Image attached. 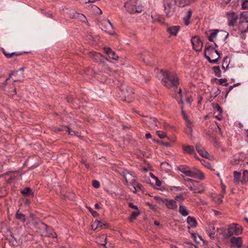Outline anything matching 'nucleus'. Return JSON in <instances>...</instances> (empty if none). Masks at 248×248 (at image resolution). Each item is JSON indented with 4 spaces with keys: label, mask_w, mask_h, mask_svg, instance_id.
Masks as SVG:
<instances>
[{
    "label": "nucleus",
    "mask_w": 248,
    "mask_h": 248,
    "mask_svg": "<svg viewBox=\"0 0 248 248\" xmlns=\"http://www.w3.org/2000/svg\"><path fill=\"white\" fill-rule=\"evenodd\" d=\"M161 72L163 75L161 83L163 86L174 91L178 87L180 81L176 74L168 71L161 70Z\"/></svg>",
    "instance_id": "obj_1"
},
{
    "label": "nucleus",
    "mask_w": 248,
    "mask_h": 248,
    "mask_svg": "<svg viewBox=\"0 0 248 248\" xmlns=\"http://www.w3.org/2000/svg\"><path fill=\"white\" fill-rule=\"evenodd\" d=\"M124 7L130 14L140 13L142 11V7L138 4L137 0H129L125 3Z\"/></svg>",
    "instance_id": "obj_2"
},
{
    "label": "nucleus",
    "mask_w": 248,
    "mask_h": 248,
    "mask_svg": "<svg viewBox=\"0 0 248 248\" xmlns=\"http://www.w3.org/2000/svg\"><path fill=\"white\" fill-rule=\"evenodd\" d=\"M164 10L168 17L172 16L176 11V5L174 0H163Z\"/></svg>",
    "instance_id": "obj_3"
},
{
    "label": "nucleus",
    "mask_w": 248,
    "mask_h": 248,
    "mask_svg": "<svg viewBox=\"0 0 248 248\" xmlns=\"http://www.w3.org/2000/svg\"><path fill=\"white\" fill-rule=\"evenodd\" d=\"M186 176L192 177L193 178L198 179L200 180H203L205 178L203 173L200 170L195 168L189 169L187 172Z\"/></svg>",
    "instance_id": "obj_4"
},
{
    "label": "nucleus",
    "mask_w": 248,
    "mask_h": 248,
    "mask_svg": "<svg viewBox=\"0 0 248 248\" xmlns=\"http://www.w3.org/2000/svg\"><path fill=\"white\" fill-rule=\"evenodd\" d=\"M239 30L244 33L248 31V21L247 19V16L244 13L241 14L239 18Z\"/></svg>",
    "instance_id": "obj_5"
},
{
    "label": "nucleus",
    "mask_w": 248,
    "mask_h": 248,
    "mask_svg": "<svg viewBox=\"0 0 248 248\" xmlns=\"http://www.w3.org/2000/svg\"><path fill=\"white\" fill-rule=\"evenodd\" d=\"M100 28L109 34L113 35L115 33L112 24L108 19L103 20L100 23Z\"/></svg>",
    "instance_id": "obj_6"
},
{
    "label": "nucleus",
    "mask_w": 248,
    "mask_h": 248,
    "mask_svg": "<svg viewBox=\"0 0 248 248\" xmlns=\"http://www.w3.org/2000/svg\"><path fill=\"white\" fill-rule=\"evenodd\" d=\"M23 70H24V68H21L19 69L18 71L10 73L9 78L6 79L4 84L5 85L7 84L8 80L10 79V78H11V77L12 76L17 77L15 79H14V80H13L14 82L22 81V79L24 78Z\"/></svg>",
    "instance_id": "obj_7"
},
{
    "label": "nucleus",
    "mask_w": 248,
    "mask_h": 248,
    "mask_svg": "<svg viewBox=\"0 0 248 248\" xmlns=\"http://www.w3.org/2000/svg\"><path fill=\"white\" fill-rule=\"evenodd\" d=\"M242 232V228L237 224L232 223L231 224L228 229V234L230 236L233 235H238Z\"/></svg>",
    "instance_id": "obj_8"
},
{
    "label": "nucleus",
    "mask_w": 248,
    "mask_h": 248,
    "mask_svg": "<svg viewBox=\"0 0 248 248\" xmlns=\"http://www.w3.org/2000/svg\"><path fill=\"white\" fill-rule=\"evenodd\" d=\"M188 188L194 193H202L204 191V187L202 184L199 183L198 181L190 184Z\"/></svg>",
    "instance_id": "obj_9"
},
{
    "label": "nucleus",
    "mask_w": 248,
    "mask_h": 248,
    "mask_svg": "<svg viewBox=\"0 0 248 248\" xmlns=\"http://www.w3.org/2000/svg\"><path fill=\"white\" fill-rule=\"evenodd\" d=\"M181 113L186 123V132L187 134L191 135L192 132L193 124L188 119L186 113L184 112L183 106H181Z\"/></svg>",
    "instance_id": "obj_10"
},
{
    "label": "nucleus",
    "mask_w": 248,
    "mask_h": 248,
    "mask_svg": "<svg viewBox=\"0 0 248 248\" xmlns=\"http://www.w3.org/2000/svg\"><path fill=\"white\" fill-rule=\"evenodd\" d=\"M191 41L194 50L197 51H200L202 50V43L198 37L194 36L192 37Z\"/></svg>",
    "instance_id": "obj_11"
},
{
    "label": "nucleus",
    "mask_w": 248,
    "mask_h": 248,
    "mask_svg": "<svg viewBox=\"0 0 248 248\" xmlns=\"http://www.w3.org/2000/svg\"><path fill=\"white\" fill-rule=\"evenodd\" d=\"M227 16L229 26H233L237 23L238 19V15L237 14L234 12H231L228 13Z\"/></svg>",
    "instance_id": "obj_12"
},
{
    "label": "nucleus",
    "mask_w": 248,
    "mask_h": 248,
    "mask_svg": "<svg viewBox=\"0 0 248 248\" xmlns=\"http://www.w3.org/2000/svg\"><path fill=\"white\" fill-rule=\"evenodd\" d=\"M197 160H199L202 164L205 167H206L209 169H212V165L207 160V159L212 160L213 159V156H202V157H204V158H201L199 157L198 156H195Z\"/></svg>",
    "instance_id": "obj_13"
},
{
    "label": "nucleus",
    "mask_w": 248,
    "mask_h": 248,
    "mask_svg": "<svg viewBox=\"0 0 248 248\" xmlns=\"http://www.w3.org/2000/svg\"><path fill=\"white\" fill-rule=\"evenodd\" d=\"M40 227L44 229L46 232V235L48 237H56V233L48 226L44 223L40 224Z\"/></svg>",
    "instance_id": "obj_14"
},
{
    "label": "nucleus",
    "mask_w": 248,
    "mask_h": 248,
    "mask_svg": "<svg viewBox=\"0 0 248 248\" xmlns=\"http://www.w3.org/2000/svg\"><path fill=\"white\" fill-rule=\"evenodd\" d=\"M108 226V224L107 223H103L97 219L93 221L91 224L92 229L94 231L102 229L104 228V227Z\"/></svg>",
    "instance_id": "obj_15"
},
{
    "label": "nucleus",
    "mask_w": 248,
    "mask_h": 248,
    "mask_svg": "<svg viewBox=\"0 0 248 248\" xmlns=\"http://www.w3.org/2000/svg\"><path fill=\"white\" fill-rule=\"evenodd\" d=\"M145 121L149 124V126L153 129H155L158 126L159 123L157 122L156 119L154 117L147 118Z\"/></svg>",
    "instance_id": "obj_16"
},
{
    "label": "nucleus",
    "mask_w": 248,
    "mask_h": 248,
    "mask_svg": "<svg viewBox=\"0 0 248 248\" xmlns=\"http://www.w3.org/2000/svg\"><path fill=\"white\" fill-rule=\"evenodd\" d=\"M230 242L238 248H240L242 246V240L240 237H236L233 236L230 239Z\"/></svg>",
    "instance_id": "obj_17"
},
{
    "label": "nucleus",
    "mask_w": 248,
    "mask_h": 248,
    "mask_svg": "<svg viewBox=\"0 0 248 248\" xmlns=\"http://www.w3.org/2000/svg\"><path fill=\"white\" fill-rule=\"evenodd\" d=\"M165 205L168 208L171 210H175L177 208V205L175 200L167 199Z\"/></svg>",
    "instance_id": "obj_18"
},
{
    "label": "nucleus",
    "mask_w": 248,
    "mask_h": 248,
    "mask_svg": "<svg viewBox=\"0 0 248 248\" xmlns=\"http://www.w3.org/2000/svg\"><path fill=\"white\" fill-rule=\"evenodd\" d=\"M105 51L108 56L109 58L114 60H117L119 57L118 55L109 47H105Z\"/></svg>",
    "instance_id": "obj_19"
},
{
    "label": "nucleus",
    "mask_w": 248,
    "mask_h": 248,
    "mask_svg": "<svg viewBox=\"0 0 248 248\" xmlns=\"http://www.w3.org/2000/svg\"><path fill=\"white\" fill-rule=\"evenodd\" d=\"M209 51L212 53H216L217 55H219V52L217 50H215V49L211 46H208L205 48L204 55L205 58L209 62H210L211 59L209 56L206 55V52Z\"/></svg>",
    "instance_id": "obj_20"
},
{
    "label": "nucleus",
    "mask_w": 248,
    "mask_h": 248,
    "mask_svg": "<svg viewBox=\"0 0 248 248\" xmlns=\"http://www.w3.org/2000/svg\"><path fill=\"white\" fill-rule=\"evenodd\" d=\"M122 91L124 93L123 94L125 97L126 96L128 97L134 93V89L131 87H123Z\"/></svg>",
    "instance_id": "obj_21"
},
{
    "label": "nucleus",
    "mask_w": 248,
    "mask_h": 248,
    "mask_svg": "<svg viewBox=\"0 0 248 248\" xmlns=\"http://www.w3.org/2000/svg\"><path fill=\"white\" fill-rule=\"evenodd\" d=\"M193 1V0H174L175 4L182 7L188 5Z\"/></svg>",
    "instance_id": "obj_22"
},
{
    "label": "nucleus",
    "mask_w": 248,
    "mask_h": 248,
    "mask_svg": "<svg viewBox=\"0 0 248 248\" xmlns=\"http://www.w3.org/2000/svg\"><path fill=\"white\" fill-rule=\"evenodd\" d=\"M179 30V27L177 26L170 27L168 28V32L171 35L176 36Z\"/></svg>",
    "instance_id": "obj_23"
},
{
    "label": "nucleus",
    "mask_w": 248,
    "mask_h": 248,
    "mask_svg": "<svg viewBox=\"0 0 248 248\" xmlns=\"http://www.w3.org/2000/svg\"><path fill=\"white\" fill-rule=\"evenodd\" d=\"M183 150L185 154H193L195 153V151L193 147L190 145L183 146Z\"/></svg>",
    "instance_id": "obj_24"
},
{
    "label": "nucleus",
    "mask_w": 248,
    "mask_h": 248,
    "mask_svg": "<svg viewBox=\"0 0 248 248\" xmlns=\"http://www.w3.org/2000/svg\"><path fill=\"white\" fill-rule=\"evenodd\" d=\"M184 95L182 93V90L179 88L178 92L176 93L175 98L178 102L179 104L183 103V97Z\"/></svg>",
    "instance_id": "obj_25"
},
{
    "label": "nucleus",
    "mask_w": 248,
    "mask_h": 248,
    "mask_svg": "<svg viewBox=\"0 0 248 248\" xmlns=\"http://www.w3.org/2000/svg\"><path fill=\"white\" fill-rule=\"evenodd\" d=\"M187 223L191 227H195L197 225V222L195 217H188L187 218Z\"/></svg>",
    "instance_id": "obj_26"
},
{
    "label": "nucleus",
    "mask_w": 248,
    "mask_h": 248,
    "mask_svg": "<svg viewBox=\"0 0 248 248\" xmlns=\"http://www.w3.org/2000/svg\"><path fill=\"white\" fill-rule=\"evenodd\" d=\"M179 212L180 214L184 217L187 216L189 214L188 210L185 206L183 205H179Z\"/></svg>",
    "instance_id": "obj_27"
},
{
    "label": "nucleus",
    "mask_w": 248,
    "mask_h": 248,
    "mask_svg": "<svg viewBox=\"0 0 248 248\" xmlns=\"http://www.w3.org/2000/svg\"><path fill=\"white\" fill-rule=\"evenodd\" d=\"M196 149L200 155H207V154H208V153L204 150L203 147L201 145H197L196 146Z\"/></svg>",
    "instance_id": "obj_28"
},
{
    "label": "nucleus",
    "mask_w": 248,
    "mask_h": 248,
    "mask_svg": "<svg viewBox=\"0 0 248 248\" xmlns=\"http://www.w3.org/2000/svg\"><path fill=\"white\" fill-rule=\"evenodd\" d=\"M192 14V11L191 9H189L187 13L186 16L184 17V21L185 25H188L189 24V20L191 17Z\"/></svg>",
    "instance_id": "obj_29"
},
{
    "label": "nucleus",
    "mask_w": 248,
    "mask_h": 248,
    "mask_svg": "<svg viewBox=\"0 0 248 248\" xmlns=\"http://www.w3.org/2000/svg\"><path fill=\"white\" fill-rule=\"evenodd\" d=\"M2 52L4 54V55L7 58H10L13 57L19 56L20 55V53H18L17 52H11L8 53L5 49H2Z\"/></svg>",
    "instance_id": "obj_30"
},
{
    "label": "nucleus",
    "mask_w": 248,
    "mask_h": 248,
    "mask_svg": "<svg viewBox=\"0 0 248 248\" xmlns=\"http://www.w3.org/2000/svg\"><path fill=\"white\" fill-rule=\"evenodd\" d=\"M21 193L25 196H29L30 195L32 196L33 195V193L32 192L31 189L29 187H25L24 189L22 190L21 191Z\"/></svg>",
    "instance_id": "obj_31"
},
{
    "label": "nucleus",
    "mask_w": 248,
    "mask_h": 248,
    "mask_svg": "<svg viewBox=\"0 0 248 248\" xmlns=\"http://www.w3.org/2000/svg\"><path fill=\"white\" fill-rule=\"evenodd\" d=\"M189 168L187 166L180 165L178 167V170L186 176Z\"/></svg>",
    "instance_id": "obj_32"
},
{
    "label": "nucleus",
    "mask_w": 248,
    "mask_h": 248,
    "mask_svg": "<svg viewBox=\"0 0 248 248\" xmlns=\"http://www.w3.org/2000/svg\"><path fill=\"white\" fill-rule=\"evenodd\" d=\"M16 218L18 220H21L23 222H24L26 221L25 215L21 213H19V211H18L16 214Z\"/></svg>",
    "instance_id": "obj_33"
},
{
    "label": "nucleus",
    "mask_w": 248,
    "mask_h": 248,
    "mask_svg": "<svg viewBox=\"0 0 248 248\" xmlns=\"http://www.w3.org/2000/svg\"><path fill=\"white\" fill-rule=\"evenodd\" d=\"M140 215V211H134L132 213L131 216L129 218V220L130 222H133L136 219L138 216Z\"/></svg>",
    "instance_id": "obj_34"
},
{
    "label": "nucleus",
    "mask_w": 248,
    "mask_h": 248,
    "mask_svg": "<svg viewBox=\"0 0 248 248\" xmlns=\"http://www.w3.org/2000/svg\"><path fill=\"white\" fill-rule=\"evenodd\" d=\"M160 167L161 169L165 171H167L170 169V164L166 162H162L160 164Z\"/></svg>",
    "instance_id": "obj_35"
},
{
    "label": "nucleus",
    "mask_w": 248,
    "mask_h": 248,
    "mask_svg": "<svg viewBox=\"0 0 248 248\" xmlns=\"http://www.w3.org/2000/svg\"><path fill=\"white\" fill-rule=\"evenodd\" d=\"M218 32V30H217L212 31L208 37V40L211 42H214V39L217 36Z\"/></svg>",
    "instance_id": "obj_36"
},
{
    "label": "nucleus",
    "mask_w": 248,
    "mask_h": 248,
    "mask_svg": "<svg viewBox=\"0 0 248 248\" xmlns=\"http://www.w3.org/2000/svg\"><path fill=\"white\" fill-rule=\"evenodd\" d=\"M216 83L219 84L220 85H224L227 86L228 85V83H226L227 80L226 78H220V79H216Z\"/></svg>",
    "instance_id": "obj_37"
},
{
    "label": "nucleus",
    "mask_w": 248,
    "mask_h": 248,
    "mask_svg": "<svg viewBox=\"0 0 248 248\" xmlns=\"http://www.w3.org/2000/svg\"><path fill=\"white\" fill-rule=\"evenodd\" d=\"M213 71L215 73V74L216 76L218 77H221V72L220 69V67L218 66H214L213 67Z\"/></svg>",
    "instance_id": "obj_38"
},
{
    "label": "nucleus",
    "mask_w": 248,
    "mask_h": 248,
    "mask_svg": "<svg viewBox=\"0 0 248 248\" xmlns=\"http://www.w3.org/2000/svg\"><path fill=\"white\" fill-rule=\"evenodd\" d=\"M241 174L240 172L234 171L233 172L234 182H239L241 178Z\"/></svg>",
    "instance_id": "obj_39"
},
{
    "label": "nucleus",
    "mask_w": 248,
    "mask_h": 248,
    "mask_svg": "<svg viewBox=\"0 0 248 248\" xmlns=\"http://www.w3.org/2000/svg\"><path fill=\"white\" fill-rule=\"evenodd\" d=\"M191 235L194 240L198 243H200L201 241H203L202 237L200 235H198L197 237L196 234L194 233H192Z\"/></svg>",
    "instance_id": "obj_40"
},
{
    "label": "nucleus",
    "mask_w": 248,
    "mask_h": 248,
    "mask_svg": "<svg viewBox=\"0 0 248 248\" xmlns=\"http://www.w3.org/2000/svg\"><path fill=\"white\" fill-rule=\"evenodd\" d=\"M241 182L246 183L248 182V170H245L243 173V177L242 180H241Z\"/></svg>",
    "instance_id": "obj_41"
},
{
    "label": "nucleus",
    "mask_w": 248,
    "mask_h": 248,
    "mask_svg": "<svg viewBox=\"0 0 248 248\" xmlns=\"http://www.w3.org/2000/svg\"><path fill=\"white\" fill-rule=\"evenodd\" d=\"M176 202H179L180 203H182L183 201L185 200L184 197L181 194L175 196L174 199Z\"/></svg>",
    "instance_id": "obj_42"
},
{
    "label": "nucleus",
    "mask_w": 248,
    "mask_h": 248,
    "mask_svg": "<svg viewBox=\"0 0 248 248\" xmlns=\"http://www.w3.org/2000/svg\"><path fill=\"white\" fill-rule=\"evenodd\" d=\"M123 173H124V178L125 179V181H126V183L127 184L128 183V180L129 179V177H131L132 175L126 170H125L123 172Z\"/></svg>",
    "instance_id": "obj_43"
},
{
    "label": "nucleus",
    "mask_w": 248,
    "mask_h": 248,
    "mask_svg": "<svg viewBox=\"0 0 248 248\" xmlns=\"http://www.w3.org/2000/svg\"><path fill=\"white\" fill-rule=\"evenodd\" d=\"M215 110L218 113V115H221L222 112V108L219 106L218 104H217L214 107Z\"/></svg>",
    "instance_id": "obj_44"
},
{
    "label": "nucleus",
    "mask_w": 248,
    "mask_h": 248,
    "mask_svg": "<svg viewBox=\"0 0 248 248\" xmlns=\"http://www.w3.org/2000/svg\"><path fill=\"white\" fill-rule=\"evenodd\" d=\"M142 186L140 183H137L134 187L133 192L136 193L137 190H142Z\"/></svg>",
    "instance_id": "obj_45"
},
{
    "label": "nucleus",
    "mask_w": 248,
    "mask_h": 248,
    "mask_svg": "<svg viewBox=\"0 0 248 248\" xmlns=\"http://www.w3.org/2000/svg\"><path fill=\"white\" fill-rule=\"evenodd\" d=\"M155 200L157 201V202L159 203H166V200L167 199H162L160 198L159 197L156 196L155 198Z\"/></svg>",
    "instance_id": "obj_46"
},
{
    "label": "nucleus",
    "mask_w": 248,
    "mask_h": 248,
    "mask_svg": "<svg viewBox=\"0 0 248 248\" xmlns=\"http://www.w3.org/2000/svg\"><path fill=\"white\" fill-rule=\"evenodd\" d=\"M156 134L160 139H163L166 137V134L165 132L160 130L156 131Z\"/></svg>",
    "instance_id": "obj_47"
},
{
    "label": "nucleus",
    "mask_w": 248,
    "mask_h": 248,
    "mask_svg": "<svg viewBox=\"0 0 248 248\" xmlns=\"http://www.w3.org/2000/svg\"><path fill=\"white\" fill-rule=\"evenodd\" d=\"M242 7L243 9H248V0H243Z\"/></svg>",
    "instance_id": "obj_48"
},
{
    "label": "nucleus",
    "mask_w": 248,
    "mask_h": 248,
    "mask_svg": "<svg viewBox=\"0 0 248 248\" xmlns=\"http://www.w3.org/2000/svg\"><path fill=\"white\" fill-rule=\"evenodd\" d=\"M185 244L187 246V247H188V248H199L197 246L189 242H186L185 243Z\"/></svg>",
    "instance_id": "obj_49"
},
{
    "label": "nucleus",
    "mask_w": 248,
    "mask_h": 248,
    "mask_svg": "<svg viewBox=\"0 0 248 248\" xmlns=\"http://www.w3.org/2000/svg\"><path fill=\"white\" fill-rule=\"evenodd\" d=\"M93 186L96 188H99L100 186V183L96 180H93L92 182Z\"/></svg>",
    "instance_id": "obj_50"
},
{
    "label": "nucleus",
    "mask_w": 248,
    "mask_h": 248,
    "mask_svg": "<svg viewBox=\"0 0 248 248\" xmlns=\"http://www.w3.org/2000/svg\"><path fill=\"white\" fill-rule=\"evenodd\" d=\"M64 130L68 132L69 134L70 135H73L75 133L74 131L71 130L68 127H65L64 128Z\"/></svg>",
    "instance_id": "obj_51"
},
{
    "label": "nucleus",
    "mask_w": 248,
    "mask_h": 248,
    "mask_svg": "<svg viewBox=\"0 0 248 248\" xmlns=\"http://www.w3.org/2000/svg\"><path fill=\"white\" fill-rule=\"evenodd\" d=\"M219 58V54L218 55V57L214 59H211L210 63H213V64L217 63Z\"/></svg>",
    "instance_id": "obj_52"
},
{
    "label": "nucleus",
    "mask_w": 248,
    "mask_h": 248,
    "mask_svg": "<svg viewBox=\"0 0 248 248\" xmlns=\"http://www.w3.org/2000/svg\"><path fill=\"white\" fill-rule=\"evenodd\" d=\"M77 17L80 18V19L83 21L86 18L85 16L83 15L78 13H77Z\"/></svg>",
    "instance_id": "obj_53"
},
{
    "label": "nucleus",
    "mask_w": 248,
    "mask_h": 248,
    "mask_svg": "<svg viewBox=\"0 0 248 248\" xmlns=\"http://www.w3.org/2000/svg\"><path fill=\"white\" fill-rule=\"evenodd\" d=\"M128 205L130 207L136 210H138V206L137 205H134L132 202H129Z\"/></svg>",
    "instance_id": "obj_54"
},
{
    "label": "nucleus",
    "mask_w": 248,
    "mask_h": 248,
    "mask_svg": "<svg viewBox=\"0 0 248 248\" xmlns=\"http://www.w3.org/2000/svg\"><path fill=\"white\" fill-rule=\"evenodd\" d=\"M155 185L156 186H160L161 185L162 183L157 177L155 179Z\"/></svg>",
    "instance_id": "obj_55"
},
{
    "label": "nucleus",
    "mask_w": 248,
    "mask_h": 248,
    "mask_svg": "<svg viewBox=\"0 0 248 248\" xmlns=\"http://www.w3.org/2000/svg\"><path fill=\"white\" fill-rule=\"evenodd\" d=\"M222 36H224V38L223 39V42H225V40H226V39L228 38V35H229V33H226V32L225 31H222Z\"/></svg>",
    "instance_id": "obj_56"
},
{
    "label": "nucleus",
    "mask_w": 248,
    "mask_h": 248,
    "mask_svg": "<svg viewBox=\"0 0 248 248\" xmlns=\"http://www.w3.org/2000/svg\"><path fill=\"white\" fill-rule=\"evenodd\" d=\"M93 10H97L98 11H99V13H98V11H96V12H97V13H98L99 14H102V11H101V10H100V9H99L97 6L94 5V6H93Z\"/></svg>",
    "instance_id": "obj_57"
},
{
    "label": "nucleus",
    "mask_w": 248,
    "mask_h": 248,
    "mask_svg": "<svg viewBox=\"0 0 248 248\" xmlns=\"http://www.w3.org/2000/svg\"><path fill=\"white\" fill-rule=\"evenodd\" d=\"M240 162H242V160L240 159H235L234 162H233V164L234 165H237L239 164Z\"/></svg>",
    "instance_id": "obj_58"
},
{
    "label": "nucleus",
    "mask_w": 248,
    "mask_h": 248,
    "mask_svg": "<svg viewBox=\"0 0 248 248\" xmlns=\"http://www.w3.org/2000/svg\"><path fill=\"white\" fill-rule=\"evenodd\" d=\"M92 214V215L94 217H97L98 216V213L96 212V211H93V210H90Z\"/></svg>",
    "instance_id": "obj_59"
},
{
    "label": "nucleus",
    "mask_w": 248,
    "mask_h": 248,
    "mask_svg": "<svg viewBox=\"0 0 248 248\" xmlns=\"http://www.w3.org/2000/svg\"><path fill=\"white\" fill-rule=\"evenodd\" d=\"M137 183H138L135 179H133L130 182L131 185L134 187Z\"/></svg>",
    "instance_id": "obj_60"
},
{
    "label": "nucleus",
    "mask_w": 248,
    "mask_h": 248,
    "mask_svg": "<svg viewBox=\"0 0 248 248\" xmlns=\"http://www.w3.org/2000/svg\"><path fill=\"white\" fill-rule=\"evenodd\" d=\"M208 235L209 236V237L212 238V239H214V235H215V232H209L208 233Z\"/></svg>",
    "instance_id": "obj_61"
},
{
    "label": "nucleus",
    "mask_w": 248,
    "mask_h": 248,
    "mask_svg": "<svg viewBox=\"0 0 248 248\" xmlns=\"http://www.w3.org/2000/svg\"><path fill=\"white\" fill-rule=\"evenodd\" d=\"M93 55L94 57H95L96 58H99L101 57V55L100 53H96V52L93 53Z\"/></svg>",
    "instance_id": "obj_62"
},
{
    "label": "nucleus",
    "mask_w": 248,
    "mask_h": 248,
    "mask_svg": "<svg viewBox=\"0 0 248 248\" xmlns=\"http://www.w3.org/2000/svg\"><path fill=\"white\" fill-rule=\"evenodd\" d=\"M185 181L188 182H191V184L194 183V182H195L196 181L193 180L192 179H189V178H186L185 179Z\"/></svg>",
    "instance_id": "obj_63"
},
{
    "label": "nucleus",
    "mask_w": 248,
    "mask_h": 248,
    "mask_svg": "<svg viewBox=\"0 0 248 248\" xmlns=\"http://www.w3.org/2000/svg\"><path fill=\"white\" fill-rule=\"evenodd\" d=\"M145 138L147 139H151L152 138V135L150 133H147L145 134Z\"/></svg>",
    "instance_id": "obj_64"
}]
</instances>
